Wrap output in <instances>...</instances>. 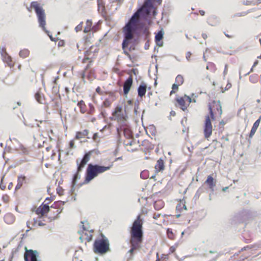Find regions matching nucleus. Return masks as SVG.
I'll return each mask as SVG.
<instances>
[{"label": "nucleus", "mask_w": 261, "mask_h": 261, "mask_svg": "<svg viewBox=\"0 0 261 261\" xmlns=\"http://www.w3.org/2000/svg\"><path fill=\"white\" fill-rule=\"evenodd\" d=\"M208 107L210 115L205 116L203 126L204 138L207 140L213 132L211 120H214L216 118H220L222 114V107L219 100H213L209 102Z\"/></svg>", "instance_id": "1"}, {"label": "nucleus", "mask_w": 261, "mask_h": 261, "mask_svg": "<svg viewBox=\"0 0 261 261\" xmlns=\"http://www.w3.org/2000/svg\"><path fill=\"white\" fill-rule=\"evenodd\" d=\"M143 220L141 218V215L137 216V219L134 221L130 230V244L131 248L129 252L133 255L135 250H139L141 247L143 242Z\"/></svg>", "instance_id": "2"}, {"label": "nucleus", "mask_w": 261, "mask_h": 261, "mask_svg": "<svg viewBox=\"0 0 261 261\" xmlns=\"http://www.w3.org/2000/svg\"><path fill=\"white\" fill-rule=\"evenodd\" d=\"M129 109L124 101L116 106L114 109L110 119L117 121L120 125V129L124 134L129 133V129L126 124Z\"/></svg>", "instance_id": "3"}, {"label": "nucleus", "mask_w": 261, "mask_h": 261, "mask_svg": "<svg viewBox=\"0 0 261 261\" xmlns=\"http://www.w3.org/2000/svg\"><path fill=\"white\" fill-rule=\"evenodd\" d=\"M139 23V15L138 13H135L132 16L128 23L123 28L124 33V39L122 42V47L124 50V54L130 57L129 54L125 50L126 47L129 44L128 41L132 39L134 36V33L137 30Z\"/></svg>", "instance_id": "4"}, {"label": "nucleus", "mask_w": 261, "mask_h": 261, "mask_svg": "<svg viewBox=\"0 0 261 261\" xmlns=\"http://www.w3.org/2000/svg\"><path fill=\"white\" fill-rule=\"evenodd\" d=\"M113 166V163L107 166H101L99 165H93L89 164L86 170L85 181L86 183L90 182L99 174L103 173L110 170Z\"/></svg>", "instance_id": "5"}, {"label": "nucleus", "mask_w": 261, "mask_h": 261, "mask_svg": "<svg viewBox=\"0 0 261 261\" xmlns=\"http://www.w3.org/2000/svg\"><path fill=\"white\" fill-rule=\"evenodd\" d=\"M31 8H33L35 11L37 20L39 23V26L43 30H46L45 25L46 24V16L45 10L40 6L38 2L34 1L31 3Z\"/></svg>", "instance_id": "6"}, {"label": "nucleus", "mask_w": 261, "mask_h": 261, "mask_svg": "<svg viewBox=\"0 0 261 261\" xmlns=\"http://www.w3.org/2000/svg\"><path fill=\"white\" fill-rule=\"evenodd\" d=\"M101 237V239L95 240L93 244V250L96 254H103L110 250L108 240L103 234Z\"/></svg>", "instance_id": "7"}, {"label": "nucleus", "mask_w": 261, "mask_h": 261, "mask_svg": "<svg viewBox=\"0 0 261 261\" xmlns=\"http://www.w3.org/2000/svg\"><path fill=\"white\" fill-rule=\"evenodd\" d=\"M93 151V150H90L86 153L82 160H76L77 172L74 174L73 178V183H75L76 180L80 178V176L79 173L83 170L87 163L89 161Z\"/></svg>", "instance_id": "8"}, {"label": "nucleus", "mask_w": 261, "mask_h": 261, "mask_svg": "<svg viewBox=\"0 0 261 261\" xmlns=\"http://www.w3.org/2000/svg\"><path fill=\"white\" fill-rule=\"evenodd\" d=\"M64 202L58 201L55 202L49 207V217L55 219L62 213L64 208Z\"/></svg>", "instance_id": "9"}, {"label": "nucleus", "mask_w": 261, "mask_h": 261, "mask_svg": "<svg viewBox=\"0 0 261 261\" xmlns=\"http://www.w3.org/2000/svg\"><path fill=\"white\" fill-rule=\"evenodd\" d=\"M175 101L178 106L184 111L187 110L188 107L192 102V98L190 96L184 95L182 96H177Z\"/></svg>", "instance_id": "10"}, {"label": "nucleus", "mask_w": 261, "mask_h": 261, "mask_svg": "<svg viewBox=\"0 0 261 261\" xmlns=\"http://www.w3.org/2000/svg\"><path fill=\"white\" fill-rule=\"evenodd\" d=\"M52 200L50 198H46L44 202H47L46 204L43 203L41 204L36 210V214L39 216L42 217L46 215L49 211V206L48 204Z\"/></svg>", "instance_id": "11"}, {"label": "nucleus", "mask_w": 261, "mask_h": 261, "mask_svg": "<svg viewBox=\"0 0 261 261\" xmlns=\"http://www.w3.org/2000/svg\"><path fill=\"white\" fill-rule=\"evenodd\" d=\"M94 54L90 50H87L85 53V57L83 59L82 63H85L88 62L89 64L87 65L85 69V71L82 74V79L84 80L85 77L86 71L90 66L92 63V59L94 58Z\"/></svg>", "instance_id": "12"}, {"label": "nucleus", "mask_w": 261, "mask_h": 261, "mask_svg": "<svg viewBox=\"0 0 261 261\" xmlns=\"http://www.w3.org/2000/svg\"><path fill=\"white\" fill-rule=\"evenodd\" d=\"M25 250L24 254L25 261H39L37 259L39 256V252L37 251L31 249L28 250L27 247H25Z\"/></svg>", "instance_id": "13"}, {"label": "nucleus", "mask_w": 261, "mask_h": 261, "mask_svg": "<svg viewBox=\"0 0 261 261\" xmlns=\"http://www.w3.org/2000/svg\"><path fill=\"white\" fill-rule=\"evenodd\" d=\"M153 8L152 4L151 3V2L150 0H147L146 1L142 7L140 9H139L136 13L138 12L139 15V18H140V14L141 12L144 11L146 14L148 15L150 12L151 9Z\"/></svg>", "instance_id": "14"}, {"label": "nucleus", "mask_w": 261, "mask_h": 261, "mask_svg": "<svg viewBox=\"0 0 261 261\" xmlns=\"http://www.w3.org/2000/svg\"><path fill=\"white\" fill-rule=\"evenodd\" d=\"M43 156L48 160L50 159L54 160L56 155V152L53 149L51 145L46 147L44 151H43Z\"/></svg>", "instance_id": "15"}, {"label": "nucleus", "mask_w": 261, "mask_h": 261, "mask_svg": "<svg viewBox=\"0 0 261 261\" xmlns=\"http://www.w3.org/2000/svg\"><path fill=\"white\" fill-rule=\"evenodd\" d=\"M133 79L132 75H130L125 81L123 84V93L126 95L129 92L130 88L133 85Z\"/></svg>", "instance_id": "16"}, {"label": "nucleus", "mask_w": 261, "mask_h": 261, "mask_svg": "<svg viewBox=\"0 0 261 261\" xmlns=\"http://www.w3.org/2000/svg\"><path fill=\"white\" fill-rule=\"evenodd\" d=\"M45 225V223H44L43 221L38 220L36 219L29 220L27 222V226L29 228V229H31L32 227L43 226Z\"/></svg>", "instance_id": "17"}, {"label": "nucleus", "mask_w": 261, "mask_h": 261, "mask_svg": "<svg viewBox=\"0 0 261 261\" xmlns=\"http://www.w3.org/2000/svg\"><path fill=\"white\" fill-rule=\"evenodd\" d=\"M147 88V85L144 82H142L139 86L137 91L139 97L142 98L145 96Z\"/></svg>", "instance_id": "18"}, {"label": "nucleus", "mask_w": 261, "mask_h": 261, "mask_svg": "<svg viewBox=\"0 0 261 261\" xmlns=\"http://www.w3.org/2000/svg\"><path fill=\"white\" fill-rule=\"evenodd\" d=\"M164 32L163 29H161L155 36V41L156 44L159 46L163 45L162 40L163 39V36Z\"/></svg>", "instance_id": "19"}, {"label": "nucleus", "mask_w": 261, "mask_h": 261, "mask_svg": "<svg viewBox=\"0 0 261 261\" xmlns=\"http://www.w3.org/2000/svg\"><path fill=\"white\" fill-rule=\"evenodd\" d=\"M205 184L208 186L210 189L213 191H214V188L216 186V180L212 175H208L207 176Z\"/></svg>", "instance_id": "20"}, {"label": "nucleus", "mask_w": 261, "mask_h": 261, "mask_svg": "<svg viewBox=\"0 0 261 261\" xmlns=\"http://www.w3.org/2000/svg\"><path fill=\"white\" fill-rule=\"evenodd\" d=\"M261 121V116L259 118L253 123V125L251 128V131L249 134V138H252L256 132L257 128L260 124Z\"/></svg>", "instance_id": "21"}, {"label": "nucleus", "mask_w": 261, "mask_h": 261, "mask_svg": "<svg viewBox=\"0 0 261 261\" xmlns=\"http://www.w3.org/2000/svg\"><path fill=\"white\" fill-rule=\"evenodd\" d=\"M26 179L24 175H19L17 177V183L15 187V190L20 189L22 185L26 182Z\"/></svg>", "instance_id": "22"}, {"label": "nucleus", "mask_w": 261, "mask_h": 261, "mask_svg": "<svg viewBox=\"0 0 261 261\" xmlns=\"http://www.w3.org/2000/svg\"><path fill=\"white\" fill-rule=\"evenodd\" d=\"M89 134V130L88 129H84L81 132H77L76 133L75 138L77 140H79L85 137H88V135Z\"/></svg>", "instance_id": "23"}, {"label": "nucleus", "mask_w": 261, "mask_h": 261, "mask_svg": "<svg viewBox=\"0 0 261 261\" xmlns=\"http://www.w3.org/2000/svg\"><path fill=\"white\" fill-rule=\"evenodd\" d=\"M2 59L4 62L7 63L10 67H13L14 65L11 57L8 54H5L2 56Z\"/></svg>", "instance_id": "24"}, {"label": "nucleus", "mask_w": 261, "mask_h": 261, "mask_svg": "<svg viewBox=\"0 0 261 261\" xmlns=\"http://www.w3.org/2000/svg\"><path fill=\"white\" fill-rule=\"evenodd\" d=\"M155 169L156 172L162 171L164 170V162L163 160L159 159L158 160L155 165Z\"/></svg>", "instance_id": "25"}, {"label": "nucleus", "mask_w": 261, "mask_h": 261, "mask_svg": "<svg viewBox=\"0 0 261 261\" xmlns=\"http://www.w3.org/2000/svg\"><path fill=\"white\" fill-rule=\"evenodd\" d=\"M35 97L36 100L40 103H43L45 101L44 95L41 94L40 91L35 93Z\"/></svg>", "instance_id": "26"}, {"label": "nucleus", "mask_w": 261, "mask_h": 261, "mask_svg": "<svg viewBox=\"0 0 261 261\" xmlns=\"http://www.w3.org/2000/svg\"><path fill=\"white\" fill-rule=\"evenodd\" d=\"M77 106L80 109V112L82 114H84L86 112V106L85 102L83 100H81L77 103Z\"/></svg>", "instance_id": "27"}, {"label": "nucleus", "mask_w": 261, "mask_h": 261, "mask_svg": "<svg viewBox=\"0 0 261 261\" xmlns=\"http://www.w3.org/2000/svg\"><path fill=\"white\" fill-rule=\"evenodd\" d=\"M92 22L90 20H87L86 22V26L84 30V32L85 33H89L91 31L92 29Z\"/></svg>", "instance_id": "28"}, {"label": "nucleus", "mask_w": 261, "mask_h": 261, "mask_svg": "<svg viewBox=\"0 0 261 261\" xmlns=\"http://www.w3.org/2000/svg\"><path fill=\"white\" fill-rule=\"evenodd\" d=\"M5 221L8 224L12 223L14 220V217L11 214H8L4 217Z\"/></svg>", "instance_id": "29"}, {"label": "nucleus", "mask_w": 261, "mask_h": 261, "mask_svg": "<svg viewBox=\"0 0 261 261\" xmlns=\"http://www.w3.org/2000/svg\"><path fill=\"white\" fill-rule=\"evenodd\" d=\"M243 3L244 5L246 6H254L261 4V0H258L257 1L246 0L244 1Z\"/></svg>", "instance_id": "30"}, {"label": "nucleus", "mask_w": 261, "mask_h": 261, "mask_svg": "<svg viewBox=\"0 0 261 261\" xmlns=\"http://www.w3.org/2000/svg\"><path fill=\"white\" fill-rule=\"evenodd\" d=\"M206 69L212 72H215L217 70L216 65L212 62H209L207 63Z\"/></svg>", "instance_id": "31"}, {"label": "nucleus", "mask_w": 261, "mask_h": 261, "mask_svg": "<svg viewBox=\"0 0 261 261\" xmlns=\"http://www.w3.org/2000/svg\"><path fill=\"white\" fill-rule=\"evenodd\" d=\"M184 82V79L182 75L178 74L175 78V84L178 85H181Z\"/></svg>", "instance_id": "32"}, {"label": "nucleus", "mask_w": 261, "mask_h": 261, "mask_svg": "<svg viewBox=\"0 0 261 261\" xmlns=\"http://www.w3.org/2000/svg\"><path fill=\"white\" fill-rule=\"evenodd\" d=\"M30 51L28 49H23L20 51L19 56L22 58H25L29 56Z\"/></svg>", "instance_id": "33"}, {"label": "nucleus", "mask_w": 261, "mask_h": 261, "mask_svg": "<svg viewBox=\"0 0 261 261\" xmlns=\"http://www.w3.org/2000/svg\"><path fill=\"white\" fill-rule=\"evenodd\" d=\"M140 176L142 179H146L149 176V172L147 170L142 171L140 174Z\"/></svg>", "instance_id": "34"}, {"label": "nucleus", "mask_w": 261, "mask_h": 261, "mask_svg": "<svg viewBox=\"0 0 261 261\" xmlns=\"http://www.w3.org/2000/svg\"><path fill=\"white\" fill-rule=\"evenodd\" d=\"M167 234L168 238L170 240H174L175 239V234L173 232L172 230L170 228H168L167 230Z\"/></svg>", "instance_id": "35"}, {"label": "nucleus", "mask_w": 261, "mask_h": 261, "mask_svg": "<svg viewBox=\"0 0 261 261\" xmlns=\"http://www.w3.org/2000/svg\"><path fill=\"white\" fill-rule=\"evenodd\" d=\"M231 84L228 82L225 87H224L223 86H222L221 87V91L222 92L224 93L226 91H227L229 89H230L231 88Z\"/></svg>", "instance_id": "36"}, {"label": "nucleus", "mask_w": 261, "mask_h": 261, "mask_svg": "<svg viewBox=\"0 0 261 261\" xmlns=\"http://www.w3.org/2000/svg\"><path fill=\"white\" fill-rule=\"evenodd\" d=\"M249 81L252 83H256L258 81V75L256 74H252L249 76Z\"/></svg>", "instance_id": "37"}, {"label": "nucleus", "mask_w": 261, "mask_h": 261, "mask_svg": "<svg viewBox=\"0 0 261 261\" xmlns=\"http://www.w3.org/2000/svg\"><path fill=\"white\" fill-rule=\"evenodd\" d=\"M112 103V101L109 99H106L102 103V105L105 108H110Z\"/></svg>", "instance_id": "38"}, {"label": "nucleus", "mask_w": 261, "mask_h": 261, "mask_svg": "<svg viewBox=\"0 0 261 261\" xmlns=\"http://www.w3.org/2000/svg\"><path fill=\"white\" fill-rule=\"evenodd\" d=\"M180 85H178L175 83L172 85V90L171 91L170 95H171L172 94L175 93L177 90H178V87Z\"/></svg>", "instance_id": "39"}, {"label": "nucleus", "mask_w": 261, "mask_h": 261, "mask_svg": "<svg viewBox=\"0 0 261 261\" xmlns=\"http://www.w3.org/2000/svg\"><path fill=\"white\" fill-rule=\"evenodd\" d=\"M89 110L88 113L90 115H93L95 113V108L92 104H89Z\"/></svg>", "instance_id": "40"}, {"label": "nucleus", "mask_w": 261, "mask_h": 261, "mask_svg": "<svg viewBox=\"0 0 261 261\" xmlns=\"http://www.w3.org/2000/svg\"><path fill=\"white\" fill-rule=\"evenodd\" d=\"M248 13V12H240V13H237L233 15V17H242V16H245V15H246Z\"/></svg>", "instance_id": "41"}, {"label": "nucleus", "mask_w": 261, "mask_h": 261, "mask_svg": "<svg viewBox=\"0 0 261 261\" xmlns=\"http://www.w3.org/2000/svg\"><path fill=\"white\" fill-rule=\"evenodd\" d=\"M83 22H81L75 28V30L76 32L81 31L83 29Z\"/></svg>", "instance_id": "42"}, {"label": "nucleus", "mask_w": 261, "mask_h": 261, "mask_svg": "<svg viewBox=\"0 0 261 261\" xmlns=\"http://www.w3.org/2000/svg\"><path fill=\"white\" fill-rule=\"evenodd\" d=\"M2 199L5 203H8L9 201L10 197L8 195H4Z\"/></svg>", "instance_id": "43"}, {"label": "nucleus", "mask_w": 261, "mask_h": 261, "mask_svg": "<svg viewBox=\"0 0 261 261\" xmlns=\"http://www.w3.org/2000/svg\"><path fill=\"white\" fill-rule=\"evenodd\" d=\"M75 147V143L74 140H71L69 144V149L70 150L73 149Z\"/></svg>", "instance_id": "44"}, {"label": "nucleus", "mask_w": 261, "mask_h": 261, "mask_svg": "<svg viewBox=\"0 0 261 261\" xmlns=\"http://www.w3.org/2000/svg\"><path fill=\"white\" fill-rule=\"evenodd\" d=\"M133 143V141H130V142H128V143H127L125 144V146H126V147L127 148V150L128 151H134V149H133V148L129 149V148L128 147L129 146H131V145H132Z\"/></svg>", "instance_id": "45"}, {"label": "nucleus", "mask_w": 261, "mask_h": 261, "mask_svg": "<svg viewBox=\"0 0 261 261\" xmlns=\"http://www.w3.org/2000/svg\"><path fill=\"white\" fill-rule=\"evenodd\" d=\"M1 54L2 57L4 56L5 54H8L6 52V49L5 47L1 48Z\"/></svg>", "instance_id": "46"}, {"label": "nucleus", "mask_w": 261, "mask_h": 261, "mask_svg": "<svg viewBox=\"0 0 261 261\" xmlns=\"http://www.w3.org/2000/svg\"><path fill=\"white\" fill-rule=\"evenodd\" d=\"M191 56H192V54L190 51L187 52L186 55V59L188 61H190L191 59Z\"/></svg>", "instance_id": "47"}, {"label": "nucleus", "mask_w": 261, "mask_h": 261, "mask_svg": "<svg viewBox=\"0 0 261 261\" xmlns=\"http://www.w3.org/2000/svg\"><path fill=\"white\" fill-rule=\"evenodd\" d=\"M96 92L100 95H102V92L100 87H97L96 89Z\"/></svg>", "instance_id": "48"}, {"label": "nucleus", "mask_w": 261, "mask_h": 261, "mask_svg": "<svg viewBox=\"0 0 261 261\" xmlns=\"http://www.w3.org/2000/svg\"><path fill=\"white\" fill-rule=\"evenodd\" d=\"M221 139L224 140L225 141H229L228 135H227L226 136H222V137L221 138Z\"/></svg>", "instance_id": "49"}, {"label": "nucleus", "mask_w": 261, "mask_h": 261, "mask_svg": "<svg viewBox=\"0 0 261 261\" xmlns=\"http://www.w3.org/2000/svg\"><path fill=\"white\" fill-rule=\"evenodd\" d=\"M98 138V133H95L94 134L92 139L94 141H96L97 139Z\"/></svg>", "instance_id": "50"}, {"label": "nucleus", "mask_w": 261, "mask_h": 261, "mask_svg": "<svg viewBox=\"0 0 261 261\" xmlns=\"http://www.w3.org/2000/svg\"><path fill=\"white\" fill-rule=\"evenodd\" d=\"M161 216V214H154L153 216V218L154 219H158L159 218H160Z\"/></svg>", "instance_id": "51"}, {"label": "nucleus", "mask_w": 261, "mask_h": 261, "mask_svg": "<svg viewBox=\"0 0 261 261\" xmlns=\"http://www.w3.org/2000/svg\"><path fill=\"white\" fill-rule=\"evenodd\" d=\"M258 63V61L257 60H256L254 62V64L253 65V66L251 68V71H253V68L255 67Z\"/></svg>", "instance_id": "52"}, {"label": "nucleus", "mask_w": 261, "mask_h": 261, "mask_svg": "<svg viewBox=\"0 0 261 261\" xmlns=\"http://www.w3.org/2000/svg\"><path fill=\"white\" fill-rule=\"evenodd\" d=\"M158 203H159L160 204H161V205L162 206L163 204V202L161 201H158ZM157 204H158V202H155V203H154V207L155 208L156 207V206H157Z\"/></svg>", "instance_id": "53"}, {"label": "nucleus", "mask_w": 261, "mask_h": 261, "mask_svg": "<svg viewBox=\"0 0 261 261\" xmlns=\"http://www.w3.org/2000/svg\"><path fill=\"white\" fill-rule=\"evenodd\" d=\"M227 73V65L226 64L225 66V69H224V75L226 74Z\"/></svg>", "instance_id": "54"}, {"label": "nucleus", "mask_w": 261, "mask_h": 261, "mask_svg": "<svg viewBox=\"0 0 261 261\" xmlns=\"http://www.w3.org/2000/svg\"><path fill=\"white\" fill-rule=\"evenodd\" d=\"M199 13L201 16H204L205 14V12L203 10H199Z\"/></svg>", "instance_id": "55"}, {"label": "nucleus", "mask_w": 261, "mask_h": 261, "mask_svg": "<svg viewBox=\"0 0 261 261\" xmlns=\"http://www.w3.org/2000/svg\"><path fill=\"white\" fill-rule=\"evenodd\" d=\"M18 251V248L16 249L15 250H13L12 252V254L14 256V254L17 253Z\"/></svg>", "instance_id": "56"}, {"label": "nucleus", "mask_w": 261, "mask_h": 261, "mask_svg": "<svg viewBox=\"0 0 261 261\" xmlns=\"http://www.w3.org/2000/svg\"><path fill=\"white\" fill-rule=\"evenodd\" d=\"M202 38H203L204 39H206L207 38V36L206 34H205V33H203V34H202Z\"/></svg>", "instance_id": "57"}, {"label": "nucleus", "mask_w": 261, "mask_h": 261, "mask_svg": "<svg viewBox=\"0 0 261 261\" xmlns=\"http://www.w3.org/2000/svg\"><path fill=\"white\" fill-rule=\"evenodd\" d=\"M225 35L228 38H231L233 37V35H230L226 33H225Z\"/></svg>", "instance_id": "58"}, {"label": "nucleus", "mask_w": 261, "mask_h": 261, "mask_svg": "<svg viewBox=\"0 0 261 261\" xmlns=\"http://www.w3.org/2000/svg\"><path fill=\"white\" fill-rule=\"evenodd\" d=\"M175 249L174 247L172 246L170 248V250L171 252H173L175 251Z\"/></svg>", "instance_id": "59"}, {"label": "nucleus", "mask_w": 261, "mask_h": 261, "mask_svg": "<svg viewBox=\"0 0 261 261\" xmlns=\"http://www.w3.org/2000/svg\"><path fill=\"white\" fill-rule=\"evenodd\" d=\"M127 102L129 105H131V106L133 105V101L131 100H128Z\"/></svg>", "instance_id": "60"}, {"label": "nucleus", "mask_w": 261, "mask_h": 261, "mask_svg": "<svg viewBox=\"0 0 261 261\" xmlns=\"http://www.w3.org/2000/svg\"><path fill=\"white\" fill-rule=\"evenodd\" d=\"M156 261H161L160 258H159L158 254H157V258L156 259Z\"/></svg>", "instance_id": "61"}, {"label": "nucleus", "mask_w": 261, "mask_h": 261, "mask_svg": "<svg viewBox=\"0 0 261 261\" xmlns=\"http://www.w3.org/2000/svg\"><path fill=\"white\" fill-rule=\"evenodd\" d=\"M1 188L2 189V190H4L5 189V187H4V188H2V187L1 186Z\"/></svg>", "instance_id": "62"}, {"label": "nucleus", "mask_w": 261, "mask_h": 261, "mask_svg": "<svg viewBox=\"0 0 261 261\" xmlns=\"http://www.w3.org/2000/svg\"><path fill=\"white\" fill-rule=\"evenodd\" d=\"M212 19H214V18H213V17L210 18L209 19H208L209 21H211Z\"/></svg>", "instance_id": "63"}, {"label": "nucleus", "mask_w": 261, "mask_h": 261, "mask_svg": "<svg viewBox=\"0 0 261 261\" xmlns=\"http://www.w3.org/2000/svg\"><path fill=\"white\" fill-rule=\"evenodd\" d=\"M260 82L261 83V74H260Z\"/></svg>", "instance_id": "64"}]
</instances>
